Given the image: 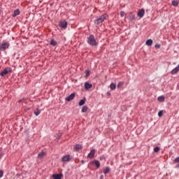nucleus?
I'll list each match as a JSON object with an SVG mask.
<instances>
[{
	"label": "nucleus",
	"mask_w": 179,
	"mask_h": 179,
	"mask_svg": "<svg viewBox=\"0 0 179 179\" xmlns=\"http://www.w3.org/2000/svg\"><path fill=\"white\" fill-rule=\"evenodd\" d=\"M20 15V10L19 9H16L15 10H14L12 16L13 17H16V16Z\"/></svg>",
	"instance_id": "12"
},
{
	"label": "nucleus",
	"mask_w": 179,
	"mask_h": 179,
	"mask_svg": "<svg viewBox=\"0 0 179 179\" xmlns=\"http://www.w3.org/2000/svg\"><path fill=\"white\" fill-rule=\"evenodd\" d=\"M12 72V69H8L6 68L3 71L0 72V76H5L6 75H8V73H10Z\"/></svg>",
	"instance_id": "6"
},
{
	"label": "nucleus",
	"mask_w": 179,
	"mask_h": 179,
	"mask_svg": "<svg viewBox=\"0 0 179 179\" xmlns=\"http://www.w3.org/2000/svg\"><path fill=\"white\" fill-rule=\"evenodd\" d=\"M134 19H135V14H133L132 13H130L129 15V20L132 22V20H134Z\"/></svg>",
	"instance_id": "16"
},
{
	"label": "nucleus",
	"mask_w": 179,
	"mask_h": 179,
	"mask_svg": "<svg viewBox=\"0 0 179 179\" xmlns=\"http://www.w3.org/2000/svg\"><path fill=\"white\" fill-rule=\"evenodd\" d=\"M172 5L173 6H178V1H177L176 0L172 1Z\"/></svg>",
	"instance_id": "27"
},
{
	"label": "nucleus",
	"mask_w": 179,
	"mask_h": 179,
	"mask_svg": "<svg viewBox=\"0 0 179 179\" xmlns=\"http://www.w3.org/2000/svg\"><path fill=\"white\" fill-rule=\"evenodd\" d=\"M99 178H100V179H103V178H104V176L101 175Z\"/></svg>",
	"instance_id": "36"
},
{
	"label": "nucleus",
	"mask_w": 179,
	"mask_h": 179,
	"mask_svg": "<svg viewBox=\"0 0 179 179\" xmlns=\"http://www.w3.org/2000/svg\"><path fill=\"white\" fill-rule=\"evenodd\" d=\"M164 99H165L164 96H159L157 99L158 101H160L161 103H163V101H164Z\"/></svg>",
	"instance_id": "21"
},
{
	"label": "nucleus",
	"mask_w": 179,
	"mask_h": 179,
	"mask_svg": "<svg viewBox=\"0 0 179 179\" xmlns=\"http://www.w3.org/2000/svg\"><path fill=\"white\" fill-rule=\"evenodd\" d=\"M85 78H88L89 75H90V70H85Z\"/></svg>",
	"instance_id": "25"
},
{
	"label": "nucleus",
	"mask_w": 179,
	"mask_h": 179,
	"mask_svg": "<svg viewBox=\"0 0 179 179\" xmlns=\"http://www.w3.org/2000/svg\"><path fill=\"white\" fill-rule=\"evenodd\" d=\"M59 26L62 29H66V27H68V22L66 20L60 21Z\"/></svg>",
	"instance_id": "5"
},
{
	"label": "nucleus",
	"mask_w": 179,
	"mask_h": 179,
	"mask_svg": "<svg viewBox=\"0 0 179 179\" xmlns=\"http://www.w3.org/2000/svg\"><path fill=\"white\" fill-rule=\"evenodd\" d=\"M122 86H124V82H119L117 85V87L120 89V87H121Z\"/></svg>",
	"instance_id": "26"
},
{
	"label": "nucleus",
	"mask_w": 179,
	"mask_h": 179,
	"mask_svg": "<svg viewBox=\"0 0 179 179\" xmlns=\"http://www.w3.org/2000/svg\"><path fill=\"white\" fill-rule=\"evenodd\" d=\"M108 117L110 118V117H111V114L108 115Z\"/></svg>",
	"instance_id": "39"
},
{
	"label": "nucleus",
	"mask_w": 179,
	"mask_h": 179,
	"mask_svg": "<svg viewBox=\"0 0 179 179\" xmlns=\"http://www.w3.org/2000/svg\"><path fill=\"white\" fill-rule=\"evenodd\" d=\"M81 163H82L83 164H85V160H81Z\"/></svg>",
	"instance_id": "37"
},
{
	"label": "nucleus",
	"mask_w": 179,
	"mask_h": 179,
	"mask_svg": "<svg viewBox=\"0 0 179 179\" xmlns=\"http://www.w3.org/2000/svg\"><path fill=\"white\" fill-rule=\"evenodd\" d=\"M157 48H160V45H157Z\"/></svg>",
	"instance_id": "42"
},
{
	"label": "nucleus",
	"mask_w": 179,
	"mask_h": 179,
	"mask_svg": "<svg viewBox=\"0 0 179 179\" xmlns=\"http://www.w3.org/2000/svg\"><path fill=\"white\" fill-rule=\"evenodd\" d=\"M159 150H160V149H159V148H157V152H159Z\"/></svg>",
	"instance_id": "41"
},
{
	"label": "nucleus",
	"mask_w": 179,
	"mask_h": 179,
	"mask_svg": "<svg viewBox=\"0 0 179 179\" xmlns=\"http://www.w3.org/2000/svg\"><path fill=\"white\" fill-rule=\"evenodd\" d=\"M104 159H105L104 156H101L99 157V160H104Z\"/></svg>",
	"instance_id": "31"
},
{
	"label": "nucleus",
	"mask_w": 179,
	"mask_h": 179,
	"mask_svg": "<svg viewBox=\"0 0 179 179\" xmlns=\"http://www.w3.org/2000/svg\"><path fill=\"white\" fill-rule=\"evenodd\" d=\"M155 48H157V43L155 45Z\"/></svg>",
	"instance_id": "38"
},
{
	"label": "nucleus",
	"mask_w": 179,
	"mask_h": 179,
	"mask_svg": "<svg viewBox=\"0 0 179 179\" xmlns=\"http://www.w3.org/2000/svg\"><path fill=\"white\" fill-rule=\"evenodd\" d=\"M107 18V14H103L102 15L99 16L96 20H94V23L96 26H99L101 23H103L104 20Z\"/></svg>",
	"instance_id": "2"
},
{
	"label": "nucleus",
	"mask_w": 179,
	"mask_h": 179,
	"mask_svg": "<svg viewBox=\"0 0 179 179\" xmlns=\"http://www.w3.org/2000/svg\"><path fill=\"white\" fill-rule=\"evenodd\" d=\"M87 106H85L83 107L82 110H81V112L82 113H86L87 111Z\"/></svg>",
	"instance_id": "24"
},
{
	"label": "nucleus",
	"mask_w": 179,
	"mask_h": 179,
	"mask_svg": "<svg viewBox=\"0 0 179 179\" xmlns=\"http://www.w3.org/2000/svg\"><path fill=\"white\" fill-rule=\"evenodd\" d=\"M110 87L111 90H115L117 85H115V84H114V83H111L110 85Z\"/></svg>",
	"instance_id": "22"
},
{
	"label": "nucleus",
	"mask_w": 179,
	"mask_h": 179,
	"mask_svg": "<svg viewBox=\"0 0 179 179\" xmlns=\"http://www.w3.org/2000/svg\"><path fill=\"white\" fill-rule=\"evenodd\" d=\"M9 43L3 42L0 45V51H6V49L9 48Z\"/></svg>",
	"instance_id": "3"
},
{
	"label": "nucleus",
	"mask_w": 179,
	"mask_h": 179,
	"mask_svg": "<svg viewBox=\"0 0 179 179\" xmlns=\"http://www.w3.org/2000/svg\"><path fill=\"white\" fill-rule=\"evenodd\" d=\"M154 152L157 153V146L154 148Z\"/></svg>",
	"instance_id": "33"
},
{
	"label": "nucleus",
	"mask_w": 179,
	"mask_h": 179,
	"mask_svg": "<svg viewBox=\"0 0 179 179\" xmlns=\"http://www.w3.org/2000/svg\"><path fill=\"white\" fill-rule=\"evenodd\" d=\"M110 166H107L105 170H103V173L104 174H108V173H110Z\"/></svg>",
	"instance_id": "19"
},
{
	"label": "nucleus",
	"mask_w": 179,
	"mask_h": 179,
	"mask_svg": "<svg viewBox=\"0 0 179 179\" xmlns=\"http://www.w3.org/2000/svg\"><path fill=\"white\" fill-rule=\"evenodd\" d=\"M41 113V111L40 110V109L37 108L35 111H34V114L35 115L38 116L40 115V114Z\"/></svg>",
	"instance_id": "20"
},
{
	"label": "nucleus",
	"mask_w": 179,
	"mask_h": 179,
	"mask_svg": "<svg viewBox=\"0 0 179 179\" xmlns=\"http://www.w3.org/2000/svg\"><path fill=\"white\" fill-rule=\"evenodd\" d=\"M75 93H71L69 96L66 97L65 100L66 101H72L73 99H75Z\"/></svg>",
	"instance_id": "7"
},
{
	"label": "nucleus",
	"mask_w": 179,
	"mask_h": 179,
	"mask_svg": "<svg viewBox=\"0 0 179 179\" xmlns=\"http://www.w3.org/2000/svg\"><path fill=\"white\" fill-rule=\"evenodd\" d=\"M87 43L90 45H92V47H97L99 44L94 38V35L93 34L90 35V36L87 38Z\"/></svg>",
	"instance_id": "1"
},
{
	"label": "nucleus",
	"mask_w": 179,
	"mask_h": 179,
	"mask_svg": "<svg viewBox=\"0 0 179 179\" xmlns=\"http://www.w3.org/2000/svg\"><path fill=\"white\" fill-rule=\"evenodd\" d=\"M85 103H86V97H84L83 99H81L79 101L78 106H85Z\"/></svg>",
	"instance_id": "13"
},
{
	"label": "nucleus",
	"mask_w": 179,
	"mask_h": 179,
	"mask_svg": "<svg viewBox=\"0 0 179 179\" xmlns=\"http://www.w3.org/2000/svg\"><path fill=\"white\" fill-rule=\"evenodd\" d=\"M23 100H24V98H23V99H20V100L18 101V103H22V102L23 101Z\"/></svg>",
	"instance_id": "34"
},
{
	"label": "nucleus",
	"mask_w": 179,
	"mask_h": 179,
	"mask_svg": "<svg viewBox=\"0 0 179 179\" xmlns=\"http://www.w3.org/2000/svg\"><path fill=\"white\" fill-rule=\"evenodd\" d=\"M2 157H3V153L0 152V160L2 159Z\"/></svg>",
	"instance_id": "32"
},
{
	"label": "nucleus",
	"mask_w": 179,
	"mask_h": 179,
	"mask_svg": "<svg viewBox=\"0 0 179 179\" xmlns=\"http://www.w3.org/2000/svg\"><path fill=\"white\" fill-rule=\"evenodd\" d=\"M94 153H96V150H92L87 155L88 159H93L94 157Z\"/></svg>",
	"instance_id": "11"
},
{
	"label": "nucleus",
	"mask_w": 179,
	"mask_h": 179,
	"mask_svg": "<svg viewBox=\"0 0 179 179\" xmlns=\"http://www.w3.org/2000/svg\"><path fill=\"white\" fill-rule=\"evenodd\" d=\"M146 45H148V47H150L152 44H153V41L152 39H148L145 42Z\"/></svg>",
	"instance_id": "17"
},
{
	"label": "nucleus",
	"mask_w": 179,
	"mask_h": 179,
	"mask_svg": "<svg viewBox=\"0 0 179 179\" xmlns=\"http://www.w3.org/2000/svg\"><path fill=\"white\" fill-rule=\"evenodd\" d=\"M27 110H30V108H27Z\"/></svg>",
	"instance_id": "43"
},
{
	"label": "nucleus",
	"mask_w": 179,
	"mask_h": 179,
	"mask_svg": "<svg viewBox=\"0 0 179 179\" xmlns=\"http://www.w3.org/2000/svg\"><path fill=\"white\" fill-rule=\"evenodd\" d=\"M106 95H107V96H111V93H110V92H106Z\"/></svg>",
	"instance_id": "35"
},
{
	"label": "nucleus",
	"mask_w": 179,
	"mask_h": 179,
	"mask_svg": "<svg viewBox=\"0 0 179 179\" xmlns=\"http://www.w3.org/2000/svg\"><path fill=\"white\" fill-rule=\"evenodd\" d=\"M145 15V9L144 8H141L137 13V16H138V17L142 18L143 17V16Z\"/></svg>",
	"instance_id": "8"
},
{
	"label": "nucleus",
	"mask_w": 179,
	"mask_h": 179,
	"mask_svg": "<svg viewBox=\"0 0 179 179\" xmlns=\"http://www.w3.org/2000/svg\"><path fill=\"white\" fill-rule=\"evenodd\" d=\"M124 15H125V12L121 11V12H120V16H121V17H124Z\"/></svg>",
	"instance_id": "29"
},
{
	"label": "nucleus",
	"mask_w": 179,
	"mask_h": 179,
	"mask_svg": "<svg viewBox=\"0 0 179 179\" xmlns=\"http://www.w3.org/2000/svg\"><path fill=\"white\" fill-rule=\"evenodd\" d=\"M74 1H79V0H74Z\"/></svg>",
	"instance_id": "44"
},
{
	"label": "nucleus",
	"mask_w": 179,
	"mask_h": 179,
	"mask_svg": "<svg viewBox=\"0 0 179 179\" xmlns=\"http://www.w3.org/2000/svg\"><path fill=\"white\" fill-rule=\"evenodd\" d=\"M3 177V171L0 170V178H2Z\"/></svg>",
	"instance_id": "28"
},
{
	"label": "nucleus",
	"mask_w": 179,
	"mask_h": 179,
	"mask_svg": "<svg viewBox=\"0 0 179 179\" xmlns=\"http://www.w3.org/2000/svg\"><path fill=\"white\" fill-rule=\"evenodd\" d=\"M44 156H45V152H44V151H42L41 152H39L38 154V159H43Z\"/></svg>",
	"instance_id": "15"
},
{
	"label": "nucleus",
	"mask_w": 179,
	"mask_h": 179,
	"mask_svg": "<svg viewBox=\"0 0 179 179\" xmlns=\"http://www.w3.org/2000/svg\"><path fill=\"white\" fill-rule=\"evenodd\" d=\"M57 41H55V40L54 39H51L50 42V45H52L53 47H55V45H57Z\"/></svg>",
	"instance_id": "18"
},
{
	"label": "nucleus",
	"mask_w": 179,
	"mask_h": 179,
	"mask_svg": "<svg viewBox=\"0 0 179 179\" xmlns=\"http://www.w3.org/2000/svg\"><path fill=\"white\" fill-rule=\"evenodd\" d=\"M72 156L71 155H65L62 158V162L63 163H66L67 162H71V159H72Z\"/></svg>",
	"instance_id": "4"
},
{
	"label": "nucleus",
	"mask_w": 179,
	"mask_h": 179,
	"mask_svg": "<svg viewBox=\"0 0 179 179\" xmlns=\"http://www.w3.org/2000/svg\"><path fill=\"white\" fill-rule=\"evenodd\" d=\"M84 86H85V90H89V89H92L93 87V85H92L87 82L85 83Z\"/></svg>",
	"instance_id": "10"
},
{
	"label": "nucleus",
	"mask_w": 179,
	"mask_h": 179,
	"mask_svg": "<svg viewBox=\"0 0 179 179\" xmlns=\"http://www.w3.org/2000/svg\"><path fill=\"white\" fill-rule=\"evenodd\" d=\"M174 163H179V157H176L174 160Z\"/></svg>",
	"instance_id": "30"
},
{
	"label": "nucleus",
	"mask_w": 179,
	"mask_h": 179,
	"mask_svg": "<svg viewBox=\"0 0 179 179\" xmlns=\"http://www.w3.org/2000/svg\"><path fill=\"white\" fill-rule=\"evenodd\" d=\"M90 164H94L96 169H100V162L99 160H94L90 162Z\"/></svg>",
	"instance_id": "9"
},
{
	"label": "nucleus",
	"mask_w": 179,
	"mask_h": 179,
	"mask_svg": "<svg viewBox=\"0 0 179 179\" xmlns=\"http://www.w3.org/2000/svg\"><path fill=\"white\" fill-rule=\"evenodd\" d=\"M166 113V110H159L158 113L159 117H163V115Z\"/></svg>",
	"instance_id": "23"
},
{
	"label": "nucleus",
	"mask_w": 179,
	"mask_h": 179,
	"mask_svg": "<svg viewBox=\"0 0 179 179\" xmlns=\"http://www.w3.org/2000/svg\"><path fill=\"white\" fill-rule=\"evenodd\" d=\"M80 149H82V145H80V144H77L74 147V150H76V152H79V150H80Z\"/></svg>",
	"instance_id": "14"
},
{
	"label": "nucleus",
	"mask_w": 179,
	"mask_h": 179,
	"mask_svg": "<svg viewBox=\"0 0 179 179\" xmlns=\"http://www.w3.org/2000/svg\"><path fill=\"white\" fill-rule=\"evenodd\" d=\"M176 168L179 169V164L176 166Z\"/></svg>",
	"instance_id": "40"
}]
</instances>
